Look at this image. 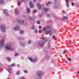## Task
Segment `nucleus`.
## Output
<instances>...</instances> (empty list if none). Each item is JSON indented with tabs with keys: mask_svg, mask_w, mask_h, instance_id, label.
<instances>
[{
	"mask_svg": "<svg viewBox=\"0 0 79 79\" xmlns=\"http://www.w3.org/2000/svg\"><path fill=\"white\" fill-rule=\"evenodd\" d=\"M42 76V72L41 71H38L33 76L34 78H36L35 79H40Z\"/></svg>",
	"mask_w": 79,
	"mask_h": 79,
	"instance_id": "1",
	"label": "nucleus"
},
{
	"mask_svg": "<svg viewBox=\"0 0 79 79\" xmlns=\"http://www.w3.org/2000/svg\"><path fill=\"white\" fill-rule=\"evenodd\" d=\"M5 48L7 50H10V51H13V49L12 48V44L11 43L8 42L6 44Z\"/></svg>",
	"mask_w": 79,
	"mask_h": 79,
	"instance_id": "2",
	"label": "nucleus"
},
{
	"mask_svg": "<svg viewBox=\"0 0 79 79\" xmlns=\"http://www.w3.org/2000/svg\"><path fill=\"white\" fill-rule=\"evenodd\" d=\"M47 40H41L38 43V45L41 47H44V44H45V43H46L47 42Z\"/></svg>",
	"mask_w": 79,
	"mask_h": 79,
	"instance_id": "3",
	"label": "nucleus"
},
{
	"mask_svg": "<svg viewBox=\"0 0 79 79\" xmlns=\"http://www.w3.org/2000/svg\"><path fill=\"white\" fill-rule=\"evenodd\" d=\"M1 30L2 32H5L6 31V27L4 24H1Z\"/></svg>",
	"mask_w": 79,
	"mask_h": 79,
	"instance_id": "4",
	"label": "nucleus"
},
{
	"mask_svg": "<svg viewBox=\"0 0 79 79\" xmlns=\"http://www.w3.org/2000/svg\"><path fill=\"white\" fill-rule=\"evenodd\" d=\"M28 59L30 61H31L33 63H35V62H36V61H37V58L33 59L32 57H29Z\"/></svg>",
	"mask_w": 79,
	"mask_h": 79,
	"instance_id": "5",
	"label": "nucleus"
},
{
	"mask_svg": "<svg viewBox=\"0 0 79 79\" xmlns=\"http://www.w3.org/2000/svg\"><path fill=\"white\" fill-rule=\"evenodd\" d=\"M17 22L20 25H23L24 24V21L23 20H17Z\"/></svg>",
	"mask_w": 79,
	"mask_h": 79,
	"instance_id": "6",
	"label": "nucleus"
},
{
	"mask_svg": "<svg viewBox=\"0 0 79 79\" xmlns=\"http://www.w3.org/2000/svg\"><path fill=\"white\" fill-rule=\"evenodd\" d=\"M8 69H7V70L9 73H10V74H11V70H12V68H11V65H8Z\"/></svg>",
	"mask_w": 79,
	"mask_h": 79,
	"instance_id": "7",
	"label": "nucleus"
},
{
	"mask_svg": "<svg viewBox=\"0 0 79 79\" xmlns=\"http://www.w3.org/2000/svg\"><path fill=\"white\" fill-rule=\"evenodd\" d=\"M4 40H2L0 41V48L2 47L3 46V44H4Z\"/></svg>",
	"mask_w": 79,
	"mask_h": 79,
	"instance_id": "8",
	"label": "nucleus"
},
{
	"mask_svg": "<svg viewBox=\"0 0 79 79\" xmlns=\"http://www.w3.org/2000/svg\"><path fill=\"white\" fill-rule=\"evenodd\" d=\"M43 10L44 11V13H46L49 11V9L47 7H43Z\"/></svg>",
	"mask_w": 79,
	"mask_h": 79,
	"instance_id": "9",
	"label": "nucleus"
},
{
	"mask_svg": "<svg viewBox=\"0 0 79 79\" xmlns=\"http://www.w3.org/2000/svg\"><path fill=\"white\" fill-rule=\"evenodd\" d=\"M47 29L46 28H44L43 30V31H44L45 32H46V34H49V32H50V31H46Z\"/></svg>",
	"mask_w": 79,
	"mask_h": 79,
	"instance_id": "10",
	"label": "nucleus"
},
{
	"mask_svg": "<svg viewBox=\"0 0 79 79\" xmlns=\"http://www.w3.org/2000/svg\"><path fill=\"white\" fill-rule=\"evenodd\" d=\"M3 11H4V13L6 16H8L9 15V14H8V13L7 12H6L7 11V10L4 9L3 10Z\"/></svg>",
	"mask_w": 79,
	"mask_h": 79,
	"instance_id": "11",
	"label": "nucleus"
},
{
	"mask_svg": "<svg viewBox=\"0 0 79 79\" xmlns=\"http://www.w3.org/2000/svg\"><path fill=\"white\" fill-rule=\"evenodd\" d=\"M19 29V26H16L14 28V31H18Z\"/></svg>",
	"mask_w": 79,
	"mask_h": 79,
	"instance_id": "12",
	"label": "nucleus"
},
{
	"mask_svg": "<svg viewBox=\"0 0 79 79\" xmlns=\"http://www.w3.org/2000/svg\"><path fill=\"white\" fill-rule=\"evenodd\" d=\"M68 18L67 17H64L62 18V20L64 21H68Z\"/></svg>",
	"mask_w": 79,
	"mask_h": 79,
	"instance_id": "13",
	"label": "nucleus"
},
{
	"mask_svg": "<svg viewBox=\"0 0 79 79\" xmlns=\"http://www.w3.org/2000/svg\"><path fill=\"white\" fill-rule=\"evenodd\" d=\"M58 8V4H55L53 6V8L54 9H56V8Z\"/></svg>",
	"mask_w": 79,
	"mask_h": 79,
	"instance_id": "14",
	"label": "nucleus"
},
{
	"mask_svg": "<svg viewBox=\"0 0 79 79\" xmlns=\"http://www.w3.org/2000/svg\"><path fill=\"white\" fill-rule=\"evenodd\" d=\"M29 4L30 5V8H33L34 5H33V3H32V2H30Z\"/></svg>",
	"mask_w": 79,
	"mask_h": 79,
	"instance_id": "15",
	"label": "nucleus"
},
{
	"mask_svg": "<svg viewBox=\"0 0 79 79\" xmlns=\"http://www.w3.org/2000/svg\"><path fill=\"white\" fill-rule=\"evenodd\" d=\"M15 11L16 15H18L19 14V13L18 12V9H15Z\"/></svg>",
	"mask_w": 79,
	"mask_h": 79,
	"instance_id": "16",
	"label": "nucleus"
},
{
	"mask_svg": "<svg viewBox=\"0 0 79 79\" xmlns=\"http://www.w3.org/2000/svg\"><path fill=\"white\" fill-rule=\"evenodd\" d=\"M66 2V5L67 7L69 6V0H65Z\"/></svg>",
	"mask_w": 79,
	"mask_h": 79,
	"instance_id": "17",
	"label": "nucleus"
},
{
	"mask_svg": "<svg viewBox=\"0 0 79 79\" xmlns=\"http://www.w3.org/2000/svg\"><path fill=\"white\" fill-rule=\"evenodd\" d=\"M50 4H52V2H51L49 1L46 3V5L47 6H48V4L50 5Z\"/></svg>",
	"mask_w": 79,
	"mask_h": 79,
	"instance_id": "18",
	"label": "nucleus"
},
{
	"mask_svg": "<svg viewBox=\"0 0 79 79\" xmlns=\"http://www.w3.org/2000/svg\"><path fill=\"white\" fill-rule=\"evenodd\" d=\"M0 3L1 5H2V4H3V3H5V1L3 0H0Z\"/></svg>",
	"mask_w": 79,
	"mask_h": 79,
	"instance_id": "19",
	"label": "nucleus"
},
{
	"mask_svg": "<svg viewBox=\"0 0 79 79\" xmlns=\"http://www.w3.org/2000/svg\"><path fill=\"white\" fill-rule=\"evenodd\" d=\"M37 6L39 10H40L41 9V6H40V5H39V3H38L37 4Z\"/></svg>",
	"mask_w": 79,
	"mask_h": 79,
	"instance_id": "20",
	"label": "nucleus"
},
{
	"mask_svg": "<svg viewBox=\"0 0 79 79\" xmlns=\"http://www.w3.org/2000/svg\"><path fill=\"white\" fill-rule=\"evenodd\" d=\"M29 19L30 22L32 21H34V18L31 17H30Z\"/></svg>",
	"mask_w": 79,
	"mask_h": 79,
	"instance_id": "21",
	"label": "nucleus"
},
{
	"mask_svg": "<svg viewBox=\"0 0 79 79\" xmlns=\"http://www.w3.org/2000/svg\"><path fill=\"white\" fill-rule=\"evenodd\" d=\"M20 45L22 47H24L25 46H26V44H23L21 43H20Z\"/></svg>",
	"mask_w": 79,
	"mask_h": 79,
	"instance_id": "22",
	"label": "nucleus"
},
{
	"mask_svg": "<svg viewBox=\"0 0 79 79\" xmlns=\"http://www.w3.org/2000/svg\"><path fill=\"white\" fill-rule=\"evenodd\" d=\"M27 12V13H29L30 12V9L29 8H27V9H26Z\"/></svg>",
	"mask_w": 79,
	"mask_h": 79,
	"instance_id": "23",
	"label": "nucleus"
},
{
	"mask_svg": "<svg viewBox=\"0 0 79 79\" xmlns=\"http://www.w3.org/2000/svg\"><path fill=\"white\" fill-rule=\"evenodd\" d=\"M17 39L19 40H22V39H24V38L23 37H17Z\"/></svg>",
	"mask_w": 79,
	"mask_h": 79,
	"instance_id": "24",
	"label": "nucleus"
},
{
	"mask_svg": "<svg viewBox=\"0 0 79 79\" xmlns=\"http://www.w3.org/2000/svg\"><path fill=\"white\" fill-rule=\"evenodd\" d=\"M7 59L8 61H9V62H10V61H11V58H10L9 57H7Z\"/></svg>",
	"mask_w": 79,
	"mask_h": 79,
	"instance_id": "25",
	"label": "nucleus"
},
{
	"mask_svg": "<svg viewBox=\"0 0 79 79\" xmlns=\"http://www.w3.org/2000/svg\"><path fill=\"white\" fill-rule=\"evenodd\" d=\"M45 58L46 60H48V59H49V56L48 55H47L45 57Z\"/></svg>",
	"mask_w": 79,
	"mask_h": 79,
	"instance_id": "26",
	"label": "nucleus"
},
{
	"mask_svg": "<svg viewBox=\"0 0 79 79\" xmlns=\"http://www.w3.org/2000/svg\"><path fill=\"white\" fill-rule=\"evenodd\" d=\"M49 31V33L48 34H49V35H53L52 34V33H50V32H52V30H50Z\"/></svg>",
	"mask_w": 79,
	"mask_h": 79,
	"instance_id": "27",
	"label": "nucleus"
},
{
	"mask_svg": "<svg viewBox=\"0 0 79 79\" xmlns=\"http://www.w3.org/2000/svg\"><path fill=\"white\" fill-rule=\"evenodd\" d=\"M30 22H31L32 24H34L35 23V21H34V20L31 21Z\"/></svg>",
	"mask_w": 79,
	"mask_h": 79,
	"instance_id": "28",
	"label": "nucleus"
},
{
	"mask_svg": "<svg viewBox=\"0 0 79 79\" xmlns=\"http://www.w3.org/2000/svg\"><path fill=\"white\" fill-rule=\"evenodd\" d=\"M31 29L33 30L35 29V26H34V25L31 26Z\"/></svg>",
	"mask_w": 79,
	"mask_h": 79,
	"instance_id": "29",
	"label": "nucleus"
},
{
	"mask_svg": "<svg viewBox=\"0 0 79 79\" xmlns=\"http://www.w3.org/2000/svg\"><path fill=\"white\" fill-rule=\"evenodd\" d=\"M20 73V72L19 71H18L16 72V74H17V75H19V74Z\"/></svg>",
	"mask_w": 79,
	"mask_h": 79,
	"instance_id": "30",
	"label": "nucleus"
},
{
	"mask_svg": "<svg viewBox=\"0 0 79 79\" xmlns=\"http://www.w3.org/2000/svg\"><path fill=\"white\" fill-rule=\"evenodd\" d=\"M20 33L21 34H23V33H24V31H23V30H21L20 31Z\"/></svg>",
	"mask_w": 79,
	"mask_h": 79,
	"instance_id": "31",
	"label": "nucleus"
},
{
	"mask_svg": "<svg viewBox=\"0 0 79 79\" xmlns=\"http://www.w3.org/2000/svg\"><path fill=\"white\" fill-rule=\"evenodd\" d=\"M52 38L54 40H55V39L56 38V36H55L54 35H53L52 36Z\"/></svg>",
	"mask_w": 79,
	"mask_h": 79,
	"instance_id": "32",
	"label": "nucleus"
},
{
	"mask_svg": "<svg viewBox=\"0 0 79 79\" xmlns=\"http://www.w3.org/2000/svg\"><path fill=\"white\" fill-rule=\"evenodd\" d=\"M67 53V52H66V50H64V52H63V53L64 54H65V53Z\"/></svg>",
	"mask_w": 79,
	"mask_h": 79,
	"instance_id": "33",
	"label": "nucleus"
},
{
	"mask_svg": "<svg viewBox=\"0 0 79 79\" xmlns=\"http://www.w3.org/2000/svg\"><path fill=\"white\" fill-rule=\"evenodd\" d=\"M31 40H29L28 41V44H31Z\"/></svg>",
	"mask_w": 79,
	"mask_h": 79,
	"instance_id": "34",
	"label": "nucleus"
},
{
	"mask_svg": "<svg viewBox=\"0 0 79 79\" xmlns=\"http://www.w3.org/2000/svg\"><path fill=\"white\" fill-rule=\"evenodd\" d=\"M36 12H37V10H34L33 11V13H36Z\"/></svg>",
	"mask_w": 79,
	"mask_h": 79,
	"instance_id": "35",
	"label": "nucleus"
},
{
	"mask_svg": "<svg viewBox=\"0 0 79 79\" xmlns=\"http://www.w3.org/2000/svg\"><path fill=\"white\" fill-rule=\"evenodd\" d=\"M41 39L42 40H45L46 39V37H42Z\"/></svg>",
	"mask_w": 79,
	"mask_h": 79,
	"instance_id": "36",
	"label": "nucleus"
},
{
	"mask_svg": "<svg viewBox=\"0 0 79 79\" xmlns=\"http://www.w3.org/2000/svg\"><path fill=\"white\" fill-rule=\"evenodd\" d=\"M19 55L18 53H15V56H18Z\"/></svg>",
	"mask_w": 79,
	"mask_h": 79,
	"instance_id": "37",
	"label": "nucleus"
},
{
	"mask_svg": "<svg viewBox=\"0 0 79 79\" xmlns=\"http://www.w3.org/2000/svg\"><path fill=\"white\" fill-rule=\"evenodd\" d=\"M37 24H40V21H38L37 22Z\"/></svg>",
	"mask_w": 79,
	"mask_h": 79,
	"instance_id": "38",
	"label": "nucleus"
},
{
	"mask_svg": "<svg viewBox=\"0 0 79 79\" xmlns=\"http://www.w3.org/2000/svg\"><path fill=\"white\" fill-rule=\"evenodd\" d=\"M21 2H19L18 3V5H19H19H21Z\"/></svg>",
	"mask_w": 79,
	"mask_h": 79,
	"instance_id": "39",
	"label": "nucleus"
},
{
	"mask_svg": "<svg viewBox=\"0 0 79 79\" xmlns=\"http://www.w3.org/2000/svg\"><path fill=\"white\" fill-rule=\"evenodd\" d=\"M47 15L48 17H51L52 16V15L50 14L48 15Z\"/></svg>",
	"mask_w": 79,
	"mask_h": 79,
	"instance_id": "40",
	"label": "nucleus"
},
{
	"mask_svg": "<svg viewBox=\"0 0 79 79\" xmlns=\"http://www.w3.org/2000/svg\"><path fill=\"white\" fill-rule=\"evenodd\" d=\"M20 79H25V78H24L23 77H20Z\"/></svg>",
	"mask_w": 79,
	"mask_h": 79,
	"instance_id": "41",
	"label": "nucleus"
},
{
	"mask_svg": "<svg viewBox=\"0 0 79 79\" xmlns=\"http://www.w3.org/2000/svg\"><path fill=\"white\" fill-rule=\"evenodd\" d=\"M24 73H27V70H25L24 71Z\"/></svg>",
	"mask_w": 79,
	"mask_h": 79,
	"instance_id": "42",
	"label": "nucleus"
},
{
	"mask_svg": "<svg viewBox=\"0 0 79 79\" xmlns=\"http://www.w3.org/2000/svg\"><path fill=\"white\" fill-rule=\"evenodd\" d=\"M11 66L13 67V66H15V64H12L11 65Z\"/></svg>",
	"mask_w": 79,
	"mask_h": 79,
	"instance_id": "43",
	"label": "nucleus"
},
{
	"mask_svg": "<svg viewBox=\"0 0 79 79\" xmlns=\"http://www.w3.org/2000/svg\"><path fill=\"white\" fill-rule=\"evenodd\" d=\"M47 28H48V29H50V26H48V27H47Z\"/></svg>",
	"mask_w": 79,
	"mask_h": 79,
	"instance_id": "44",
	"label": "nucleus"
},
{
	"mask_svg": "<svg viewBox=\"0 0 79 79\" xmlns=\"http://www.w3.org/2000/svg\"><path fill=\"white\" fill-rule=\"evenodd\" d=\"M72 6H73L74 5V3L73 2H72Z\"/></svg>",
	"mask_w": 79,
	"mask_h": 79,
	"instance_id": "45",
	"label": "nucleus"
},
{
	"mask_svg": "<svg viewBox=\"0 0 79 79\" xmlns=\"http://www.w3.org/2000/svg\"><path fill=\"white\" fill-rule=\"evenodd\" d=\"M44 52H47V49H44Z\"/></svg>",
	"mask_w": 79,
	"mask_h": 79,
	"instance_id": "46",
	"label": "nucleus"
},
{
	"mask_svg": "<svg viewBox=\"0 0 79 79\" xmlns=\"http://www.w3.org/2000/svg\"><path fill=\"white\" fill-rule=\"evenodd\" d=\"M42 16H43V15H39V16L40 17V18H41V17Z\"/></svg>",
	"mask_w": 79,
	"mask_h": 79,
	"instance_id": "47",
	"label": "nucleus"
},
{
	"mask_svg": "<svg viewBox=\"0 0 79 79\" xmlns=\"http://www.w3.org/2000/svg\"><path fill=\"white\" fill-rule=\"evenodd\" d=\"M68 60L69 61H71V59L68 58Z\"/></svg>",
	"mask_w": 79,
	"mask_h": 79,
	"instance_id": "48",
	"label": "nucleus"
},
{
	"mask_svg": "<svg viewBox=\"0 0 79 79\" xmlns=\"http://www.w3.org/2000/svg\"><path fill=\"white\" fill-rule=\"evenodd\" d=\"M49 44H50V42H49L48 43V47H49V48H50V46H49V45H48Z\"/></svg>",
	"mask_w": 79,
	"mask_h": 79,
	"instance_id": "49",
	"label": "nucleus"
},
{
	"mask_svg": "<svg viewBox=\"0 0 79 79\" xmlns=\"http://www.w3.org/2000/svg\"><path fill=\"white\" fill-rule=\"evenodd\" d=\"M22 2H25L26 1L23 0H21Z\"/></svg>",
	"mask_w": 79,
	"mask_h": 79,
	"instance_id": "50",
	"label": "nucleus"
},
{
	"mask_svg": "<svg viewBox=\"0 0 79 79\" xmlns=\"http://www.w3.org/2000/svg\"><path fill=\"white\" fill-rule=\"evenodd\" d=\"M41 30H39V33H40H40H41Z\"/></svg>",
	"mask_w": 79,
	"mask_h": 79,
	"instance_id": "51",
	"label": "nucleus"
},
{
	"mask_svg": "<svg viewBox=\"0 0 79 79\" xmlns=\"http://www.w3.org/2000/svg\"><path fill=\"white\" fill-rule=\"evenodd\" d=\"M38 32V31H35V33H36V34H37Z\"/></svg>",
	"mask_w": 79,
	"mask_h": 79,
	"instance_id": "52",
	"label": "nucleus"
},
{
	"mask_svg": "<svg viewBox=\"0 0 79 79\" xmlns=\"http://www.w3.org/2000/svg\"><path fill=\"white\" fill-rule=\"evenodd\" d=\"M39 29H41V28H42V27H41V26H40L39 27Z\"/></svg>",
	"mask_w": 79,
	"mask_h": 79,
	"instance_id": "53",
	"label": "nucleus"
},
{
	"mask_svg": "<svg viewBox=\"0 0 79 79\" xmlns=\"http://www.w3.org/2000/svg\"><path fill=\"white\" fill-rule=\"evenodd\" d=\"M35 2H36V0H33V2H34V3H35Z\"/></svg>",
	"mask_w": 79,
	"mask_h": 79,
	"instance_id": "54",
	"label": "nucleus"
},
{
	"mask_svg": "<svg viewBox=\"0 0 79 79\" xmlns=\"http://www.w3.org/2000/svg\"><path fill=\"white\" fill-rule=\"evenodd\" d=\"M62 13H65V11H62Z\"/></svg>",
	"mask_w": 79,
	"mask_h": 79,
	"instance_id": "55",
	"label": "nucleus"
},
{
	"mask_svg": "<svg viewBox=\"0 0 79 79\" xmlns=\"http://www.w3.org/2000/svg\"><path fill=\"white\" fill-rule=\"evenodd\" d=\"M65 63H68V61H65Z\"/></svg>",
	"mask_w": 79,
	"mask_h": 79,
	"instance_id": "56",
	"label": "nucleus"
},
{
	"mask_svg": "<svg viewBox=\"0 0 79 79\" xmlns=\"http://www.w3.org/2000/svg\"><path fill=\"white\" fill-rule=\"evenodd\" d=\"M50 21H49V22H47L48 23H50Z\"/></svg>",
	"mask_w": 79,
	"mask_h": 79,
	"instance_id": "57",
	"label": "nucleus"
},
{
	"mask_svg": "<svg viewBox=\"0 0 79 79\" xmlns=\"http://www.w3.org/2000/svg\"><path fill=\"white\" fill-rule=\"evenodd\" d=\"M77 73H78L79 74V71H78L77 72Z\"/></svg>",
	"mask_w": 79,
	"mask_h": 79,
	"instance_id": "58",
	"label": "nucleus"
},
{
	"mask_svg": "<svg viewBox=\"0 0 79 79\" xmlns=\"http://www.w3.org/2000/svg\"><path fill=\"white\" fill-rule=\"evenodd\" d=\"M1 38H2V37H0V39H1Z\"/></svg>",
	"mask_w": 79,
	"mask_h": 79,
	"instance_id": "59",
	"label": "nucleus"
},
{
	"mask_svg": "<svg viewBox=\"0 0 79 79\" xmlns=\"http://www.w3.org/2000/svg\"><path fill=\"white\" fill-rule=\"evenodd\" d=\"M70 44H71V43H69Z\"/></svg>",
	"mask_w": 79,
	"mask_h": 79,
	"instance_id": "60",
	"label": "nucleus"
},
{
	"mask_svg": "<svg viewBox=\"0 0 79 79\" xmlns=\"http://www.w3.org/2000/svg\"><path fill=\"white\" fill-rule=\"evenodd\" d=\"M1 71H2V70H0V72H1Z\"/></svg>",
	"mask_w": 79,
	"mask_h": 79,
	"instance_id": "61",
	"label": "nucleus"
},
{
	"mask_svg": "<svg viewBox=\"0 0 79 79\" xmlns=\"http://www.w3.org/2000/svg\"><path fill=\"white\" fill-rule=\"evenodd\" d=\"M18 67H19V66H18Z\"/></svg>",
	"mask_w": 79,
	"mask_h": 79,
	"instance_id": "62",
	"label": "nucleus"
},
{
	"mask_svg": "<svg viewBox=\"0 0 79 79\" xmlns=\"http://www.w3.org/2000/svg\"><path fill=\"white\" fill-rule=\"evenodd\" d=\"M18 66H19V64H18Z\"/></svg>",
	"mask_w": 79,
	"mask_h": 79,
	"instance_id": "63",
	"label": "nucleus"
}]
</instances>
